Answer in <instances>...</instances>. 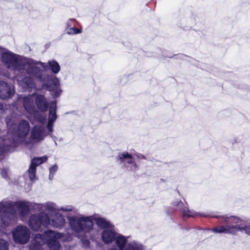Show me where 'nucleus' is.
<instances>
[{
	"label": "nucleus",
	"instance_id": "obj_5",
	"mask_svg": "<svg viewBox=\"0 0 250 250\" xmlns=\"http://www.w3.org/2000/svg\"><path fill=\"white\" fill-rule=\"evenodd\" d=\"M63 242L72 240L70 235L65 234L57 231L48 230L44 231V234H37L29 247V250H43L42 246L46 244L51 250H62V247L59 239Z\"/></svg>",
	"mask_w": 250,
	"mask_h": 250
},
{
	"label": "nucleus",
	"instance_id": "obj_20",
	"mask_svg": "<svg viewBox=\"0 0 250 250\" xmlns=\"http://www.w3.org/2000/svg\"><path fill=\"white\" fill-rule=\"evenodd\" d=\"M47 159L48 158L46 156L35 157L32 160L30 166L35 167L36 168V167L46 161Z\"/></svg>",
	"mask_w": 250,
	"mask_h": 250
},
{
	"label": "nucleus",
	"instance_id": "obj_6",
	"mask_svg": "<svg viewBox=\"0 0 250 250\" xmlns=\"http://www.w3.org/2000/svg\"><path fill=\"white\" fill-rule=\"evenodd\" d=\"M226 225L214 228L213 231L217 233H227L235 235L238 231L250 235V225H246V221L235 216H223Z\"/></svg>",
	"mask_w": 250,
	"mask_h": 250
},
{
	"label": "nucleus",
	"instance_id": "obj_4",
	"mask_svg": "<svg viewBox=\"0 0 250 250\" xmlns=\"http://www.w3.org/2000/svg\"><path fill=\"white\" fill-rule=\"evenodd\" d=\"M6 124L9 126L7 136L1 138L0 137V155L2 153L13 150L22 142L27 136L30 130L29 122L25 120H21L18 125L11 124L9 119H6Z\"/></svg>",
	"mask_w": 250,
	"mask_h": 250
},
{
	"label": "nucleus",
	"instance_id": "obj_2",
	"mask_svg": "<svg viewBox=\"0 0 250 250\" xmlns=\"http://www.w3.org/2000/svg\"><path fill=\"white\" fill-rule=\"evenodd\" d=\"M67 219L71 229L81 239L83 247L85 248L88 247L90 244L89 233L93 229V221L98 227L104 229L112 226L108 220L96 215L84 217L80 214L68 216Z\"/></svg>",
	"mask_w": 250,
	"mask_h": 250
},
{
	"label": "nucleus",
	"instance_id": "obj_15",
	"mask_svg": "<svg viewBox=\"0 0 250 250\" xmlns=\"http://www.w3.org/2000/svg\"><path fill=\"white\" fill-rule=\"evenodd\" d=\"M105 250H144L143 246L139 242L132 241L127 244H124L121 247L112 246Z\"/></svg>",
	"mask_w": 250,
	"mask_h": 250
},
{
	"label": "nucleus",
	"instance_id": "obj_24",
	"mask_svg": "<svg viewBox=\"0 0 250 250\" xmlns=\"http://www.w3.org/2000/svg\"><path fill=\"white\" fill-rule=\"evenodd\" d=\"M67 34L68 35H74V34H77L81 33L82 32L81 30L75 27H72L71 28H69L68 29H67Z\"/></svg>",
	"mask_w": 250,
	"mask_h": 250
},
{
	"label": "nucleus",
	"instance_id": "obj_23",
	"mask_svg": "<svg viewBox=\"0 0 250 250\" xmlns=\"http://www.w3.org/2000/svg\"><path fill=\"white\" fill-rule=\"evenodd\" d=\"M58 169V166L57 165H53L52 167L49 168V178L50 180L53 179L55 173L56 172Z\"/></svg>",
	"mask_w": 250,
	"mask_h": 250
},
{
	"label": "nucleus",
	"instance_id": "obj_8",
	"mask_svg": "<svg viewBox=\"0 0 250 250\" xmlns=\"http://www.w3.org/2000/svg\"><path fill=\"white\" fill-rule=\"evenodd\" d=\"M48 67L47 64L45 63L44 67L42 66L40 67L42 72V78H41L30 75L25 71L22 73H16V74L17 75L25 74L28 75V76L26 75L17 76V81L19 84L21 86L24 90H28L29 91H31L32 89H34L35 88L36 84L33 78L37 79L39 81L42 82L43 83V84H45V82L48 77L46 78V76L44 74V71L47 69Z\"/></svg>",
	"mask_w": 250,
	"mask_h": 250
},
{
	"label": "nucleus",
	"instance_id": "obj_30",
	"mask_svg": "<svg viewBox=\"0 0 250 250\" xmlns=\"http://www.w3.org/2000/svg\"><path fill=\"white\" fill-rule=\"evenodd\" d=\"M59 95V93L58 92H55L54 96H58Z\"/></svg>",
	"mask_w": 250,
	"mask_h": 250
},
{
	"label": "nucleus",
	"instance_id": "obj_18",
	"mask_svg": "<svg viewBox=\"0 0 250 250\" xmlns=\"http://www.w3.org/2000/svg\"><path fill=\"white\" fill-rule=\"evenodd\" d=\"M56 109V103L55 102L51 103L49 107L48 122L47 125L49 132L53 131V124L57 119Z\"/></svg>",
	"mask_w": 250,
	"mask_h": 250
},
{
	"label": "nucleus",
	"instance_id": "obj_17",
	"mask_svg": "<svg viewBox=\"0 0 250 250\" xmlns=\"http://www.w3.org/2000/svg\"><path fill=\"white\" fill-rule=\"evenodd\" d=\"M13 87L4 81L0 82V98L6 99L11 97L14 94Z\"/></svg>",
	"mask_w": 250,
	"mask_h": 250
},
{
	"label": "nucleus",
	"instance_id": "obj_14",
	"mask_svg": "<svg viewBox=\"0 0 250 250\" xmlns=\"http://www.w3.org/2000/svg\"><path fill=\"white\" fill-rule=\"evenodd\" d=\"M36 203H31L25 201H17L14 203L12 202L13 208L15 209L16 207L18 211L19 215L21 217L25 216L29 212L30 209L36 211L32 208V206Z\"/></svg>",
	"mask_w": 250,
	"mask_h": 250
},
{
	"label": "nucleus",
	"instance_id": "obj_11",
	"mask_svg": "<svg viewBox=\"0 0 250 250\" xmlns=\"http://www.w3.org/2000/svg\"><path fill=\"white\" fill-rule=\"evenodd\" d=\"M12 235L15 242L24 244L29 240L30 232L26 226H19L12 230Z\"/></svg>",
	"mask_w": 250,
	"mask_h": 250
},
{
	"label": "nucleus",
	"instance_id": "obj_29",
	"mask_svg": "<svg viewBox=\"0 0 250 250\" xmlns=\"http://www.w3.org/2000/svg\"><path fill=\"white\" fill-rule=\"evenodd\" d=\"M4 49L0 47V56H2V53H4Z\"/></svg>",
	"mask_w": 250,
	"mask_h": 250
},
{
	"label": "nucleus",
	"instance_id": "obj_26",
	"mask_svg": "<svg viewBox=\"0 0 250 250\" xmlns=\"http://www.w3.org/2000/svg\"><path fill=\"white\" fill-rule=\"evenodd\" d=\"M75 23V21L73 19H69L68 20L65 24V28L68 29L71 26H74Z\"/></svg>",
	"mask_w": 250,
	"mask_h": 250
},
{
	"label": "nucleus",
	"instance_id": "obj_10",
	"mask_svg": "<svg viewBox=\"0 0 250 250\" xmlns=\"http://www.w3.org/2000/svg\"><path fill=\"white\" fill-rule=\"evenodd\" d=\"M19 100L22 102L24 108L28 113L33 116L35 119L39 120L41 123L45 122V117L42 113L36 111L33 94L24 97L20 96L19 97Z\"/></svg>",
	"mask_w": 250,
	"mask_h": 250
},
{
	"label": "nucleus",
	"instance_id": "obj_32",
	"mask_svg": "<svg viewBox=\"0 0 250 250\" xmlns=\"http://www.w3.org/2000/svg\"><path fill=\"white\" fill-rule=\"evenodd\" d=\"M181 56H182V57H184V58H185V57H186V58H187V56H184V55H181Z\"/></svg>",
	"mask_w": 250,
	"mask_h": 250
},
{
	"label": "nucleus",
	"instance_id": "obj_16",
	"mask_svg": "<svg viewBox=\"0 0 250 250\" xmlns=\"http://www.w3.org/2000/svg\"><path fill=\"white\" fill-rule=\"evenodd\" d=\"M174 206H178L179 207L180 209L183 212L184 217H195L197 216H204L207 217V215L204 213H200L195 212L193 210H189L187 207V204L185 205L181 201H177L173 202Z\"/></svg>",
	"mask_w": 250,
	"mask_h": 250
},
{
	"label": "nucleus",
	"instance_id": "obj_3",
	"mask_svg": "<svg viewBox=\"0 0 250 250\" xmlns=\"http://www.w3.org/2000/svg\"><path fill=\"white\" fill-rule=\"evenodd\" d=\"M1 62L8 69L16 73L24 71L30 75L42 78L41 67H44L45 63L38 62L31 59L22 58L16 55L10 51L2 53Z\"/></svg>",
	"mask_w": 250,
	"mask_h": 250
},
{
	"label": "nucleus",
	"instance_id": "obj_19",
	"mask_svg": "<svg viewBox=\"0 0 250 250\" xmlns=\"http://www.w3.org/2000/svg\"><path fill=\"white\" fill-rule=\"evenodd\" d=\"M35 101L37 107L41 111L44 112L47 110L48 105V102L43 95H37Z\"/></svg>",
	"mask_w": 250,
	"mask_h": 250
},
{
	"label": "nucleus",
	"instance_id": "obj_22",
	"mask_svg": "<svg viewBox=\"0 0 250 250\" xmlns=\"http://www.w3.org/2000/svg\"><path fill=\"white\" fill-rule=\"evenodd\" d=\"M36 168L35 167L30 166L28 169V174L30 179L33 181L36 178Z\"/></svg>",
	"mask_w": 250,
	"mask_h": 250
},
{
	"label": "nucleus",
	"instance_id": "obj_28",
	"mask_svg": "<svg viewBox=\"0 0 250 250\" xmlns=\"http://www.w3.org/2000/svg\"><path fill=\"white\" fill-rule=\"evenodd\" d=\"M1 175L3 177L5 178L7 175V172L6 170L4 169L2 170L1 172Z\"/></svg>",
	"mask_w": 250,
	"mask_h": 250
},
{
	"label": "nucleus",
	"instance_id": "obj_33",
	"mask_svg": "<svg viewBox=\"0 0 250 250\" xmlns=\"http://www.w3.org/2000/svg\"><path fill=\"white\" fill-rule=\"evenodd\" d=\"M49 88V90L50 91H51V89L50 88Z\"/></svg>",
	"mask_w": 250,
	"mask_h": 250
},
{
	"label": "nucleus",
	"instance_id": "obj_21",
	"mask_svg": "<svg viewBox=\"0 0 250 250\" xmlns=\"http://www.w3.org/2000/svg\"><path fill=\"white\" fill-rule=\"evenodd\" d=\"M49 66L51 68L52 71L57 74L60 70V66L59 63L55 61H49L48 62Z\"/></svg>",
	"mask_w": 250,
	"mask_h": 250
},
{
	"label": "nucleus",
	"instance_id": "obj_1",
	"mask_svg": "<svg viewBox=\"0 0 250 250\" xmlns=\"http://www.w3.org/2000/svg\"><path fill=\"white\" fill-rule=\"evenodd\" d=\"M32 208L35 211L41 212L39 214L32 215L28 221L29 226L35 231H42V225L44 227L51 226L56 229H62L66 222L64 216L60 213L61 210L72 213V216L67 214V217L79 215L77 214V210L73 206L66 205L59 208L52 202L34 204L32 206Z\"/></svg>",
	"mask_w": 250,
	"mask_h": 250
},
{
	"label": "nucleus",
	"instance_id": "obj_31",
	"mask_svg": "<svg viewBox=\"0 0 250 250\" xmlns=\"http://www.w3.org/2000/svg\"><path fill=\"white\" fill-rule=\"evenodd\" d=\"M2 108V105L0 103V109Z\"/></svg>",
	"mask_w": 250,
	"mask_h": 250
},
{
	"label": "nucleus",
	"instance_id": "obj_27",
	"mask_svg": "<svg viewBox=\"0 0 250 250\" xmlns=\"http://www.w3.org/2000/svg\"><path fill=\"white\" fill-rule=\"evenodd\" d=\"M25 146L30 149H31L33 147V144H31L30 143L28 142V141H26L25 143Z\"/></svg>",
	"mask_w": 250,
	"mask_h": 250
},
{
	"label": "nucleus",
	"instance_id": "obj_13",
	"mask_svg": "<svg viewBox=\"0 0 250 250\" xmlns=\"http://www.w3.org/2000/svg\"><path fill=\"white\" fill-rule=\"evenodd\" d=\"M118 157L128 170L133 171L138 168V166L135 162V157L127 152L120 153Z\"/></svg>",
	"mask_w": 250,
	"mask_h": 250
},
{
	"label": "nucleus",
	"instance_id": "obj_7",
	"mask_svg": "<svg viewBox=\"0 0 250 250\" xmlns=\"http://www.w3.org/2000/svg\"><path fill=\"white\" fill-rule=\"evenodd\" d=\"M17 216V212L13 208L12 202L10 201H2L0 202V230L6 233V228L12 220Z\"/></svg>",
	"mask_w": 250,
	"mask_h": 250
},
{
	"label": "nucleus",
	"instance_id": "obj_9",
	"mask_svg": "<svg viewBox=\"0 0 250 250\" xmlns=\"http://www.w3.org/2000/svg\"><path fill=\"white\" fill-rule=\"evenodd\" d=\"M112 227L104 229L102 232L103 242L105 244H109L114 241L117 246L119 247L123 246L124 244H127L129 237L118 233Z\"/></svg>",
	"mask_w": 250,
	"mask_h": 250
},
{
	"label": "nucleus",
	"instance_id": "obj_25",
	"mask_svg": "<svg viewBox=\"0 0 250 250\" xmlns=\"http://www.w3.org/2000/svg\"><path fill=\"white\" fill-rule=\"evenodd\" d=\"M0 250H8V242L3 239H0Z\"/></svg>",
	"mask_w": 250,
	"mask_h": 250
},
{
	"label": "nucleus",
	"instance_id": "obj_12",
	"mask_svg": "<svg viewBox=\"0 0 250 250\" xmlns=\"http://www.w3.org/2000/svg\"><path fill=\"white\" fill-rule=\"evenodd\" d=\"M35 120L38 121L41 125H35L31 130L30 134V139L34 142H39L43 140L45 137L48 134L44 126L46 122V118H45V122L41 123L37 119Z\"/></svg>",
	"mask_w": 250,
	"mask_h": 250
}]
</instances>
